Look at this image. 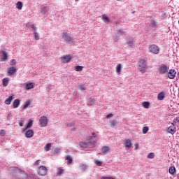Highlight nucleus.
I'll return each mask as SVG.
<instances>
[{
    "label": "nucleus",
    "instance_id": "obj_56",
    "mask_svg": "<svg viewBox=\"0 0 179 179\" xmlns=\"http://www.w3.org/2000/svg\"><path fill=\"white\" fill-rule=\"evenodd\" d=\"M91 101H92V103H93V101L91 100Z\"/></svg>",
    "mask_w": 179,
    "mask_h": 179
},
{
    "label": "nucleus",
    "instance_id": "obj_23",
    "mask_svg": "<svg viewBox=\"0 0 179 179\" xmlns=\"http://www.w3.org/2000/svg\"><path fill=\"white\" fill-rule=\"evenodd\" d=\"M16 8L17 9H19V10H22L23 8V3L22 1L17 2Z\"/></svg>",
    "mask_w": 179,
    "mask_h": 179
},
{
    "label": "nucleus",
    "instance_id": "obj_49",
    "mask_svg": "<svg viewBox=\"0 0 179 179\" xmlns=\"http://www.w3.org/2000/svg\"><path fill=\"white\" fill-rule=\"evenodd\" d=\"M134 148H135V150H138V149H139V144L136 143V144L134 145Z\"/></svg>",
    "mask_w": 179,
    "mask_h": 179
},
{
    "label": "nucleus",
    "instance_id": "obj_34",
    "mask_svg": "<svg viewBox=\"0 0 179 179\" xmlns=\"http://www.w3.org/2000/svg\"><path fill=\"white\" fill-rule=\"evenodd\" d=\"M102 18H103V20H105L106 22H108V23H109L110 18H108V17H107V15H106V14H103L102 15Z\"/></svg>",
    "mask_w": 179,
    "mask_h": 179
},
{
    "label": "nucleus",
    "instance_id": "obj_5",
    "mask_svg": "<svg viewBox=\"0 0 179 179\" xmlns=\"http://www.w3.org/2000/svg\"><path fill=\"white\" fill-rule=\"evenodd\" d=\"M38 176H41L42 177L44 176H47V173H48V169L45 166H41L38 169Z\"/></svg>",
    "mask_w": 179,
    "mask_h": 179
},
{
    "label": "nucleus",
    "instance_id": "obj_41",
    "mask_svg": "<svg viewBox=\"0 0 179 179\" xmlns=\"http://www.w3.org/2000/svg\"><path fill=\"white\" fill-rule=\"evenodd\" d=\"M6 135V131L5 130L2 129L0 131V136H5Z\"/></svg>",
    "mask_w": 179,
    "mask_h": 179
},
{
    "label": "nucleus",
    "instance_id": "obj_43",
    "mask_svg": "<svg viewBox=\"0 0 179 179\" xmlns=\"http://www.w3.org/2000/svg\"><path fill=\"white\" fill-rule=\"evenodd\" d=\"M10 65H12L13 66H15V65H16V60L12 59L10 61Z\"/></svg>",
    "mask_w": 179,
    "mask_h": 179
},
{
    "label": "nucleus",
    "instance_id": "obj_18",
    "mask_svg": "<svg viewBox=\"0 0 179 179\" xmlns=\"http://www.w3.org/2000/svg\"><path fill=\"white\" fill-rule=\"evenodd\" d=\"M125 148H131L132 146V141L131 139H127L124 143Z\"/></svg>",
    "mask_w": 179,
    "mask_h": 179
},
{
    "label": "nucleus",
    "instance_id": "obj_27",
    "mask_svg": "<svg viewBox=\"0 0 179 179\" xmlns=\"http://www.w3.org/2000/svg\"><path fill=\"white\" fill-rule=\"evenodd\" d=\"M75 71H76V72H82L83 71V66H75Z\"/></svg>",
    "mask_w": 179,
    "mask_h": 179
},
{
    "label": "nucleus",
    "instance_id": "obj_32",
    "mask_svg": "<svg viewBox=\"0 0 179 179\" xmlns=\"http://www.w3.org/2000/svg\"><path fill=\"white\" fill-rule=\"evenodd\" d=\"M142 106L143 107H144V108H148L149 107V106H150V103L148 102V101H145L142 103Z\"/></svg>",
    "mask_w": 179,
    "mask_h": 179
},
{
    "label": "nucleus",
    "instance_id": "obj_39",
    "mask_svg": "<svg viewBox=\"0 0 179 179\" xmlns=\"http://www.w3.org/2000/svg\"><path fill=\"white\" fill-rule=\"evenodd\" d=\"M127 45H129V47H134V41L130 40L127 42Z\"/></svg>",
    "mask_w": 179,
    "mask_h": 179
},
{
    "label": "nucleus",
    "instance_id": "obj_35",
    "mask_svg": "<svg viewBox=\"0 0 179 179\" xmlns=\"http://www.w3.org/2000/svg\"><path fill=\"white\" fill-rule=\"evenodd\" d=\"M94 163H95V164H96V166H99V167L101 166V164H103V162L101 161H99L97 159H95L94 161Z\"/></svg>",
    "mask_w": 179,
    "mask_h": 179
},
{
    "label": "nucleus",
    "instance_id": "obj_2",
    "mask_svg": "<svg viewBox=\"0 0 179 179\" xmlns=\"http://www.w3.org/2000/svg\"><path fill=\"white\" fill-rule=\"evenodd\" d=\"M138 71L142 72V73H145L148 71V64L146 63V60L145 59H141L138 62Z\"/></svg>",
    "mask_w": 179,
    "mask_h": 179
},
{
    "label": "nucleus",
    "instance_id": "obj_50",
    "mask_svg": "<svg viewBox=\"0 0 179 179\" xmlns=\"http://www.w3.org/2000/svg\"><path fill=\"white\" fill-rule=\"evenodd\" d=\"M31 29L33 30H37V27H36V24H34L31 25Z\"/></svg>",
    "mask_w": 179,
    "mask_h": 179
},
{
    "label": "nucleus",
    "instance_id": "obj_31",
    "mask_svg": "<svg viewBox=\"0 0 179 179\" xmlns=\"http://www.w3.org/2000/svg\"><path fill=\"white\" fill-rule=\"evenodd\" d=\"M8 83H9V78H6L3 79V86H7Z\"/></svg>",
    "mask_w": 179,
    "mask_h": 179
},
{
    "label": "nucleus",
    "instance_id": "obj_13",
    "mask_svg": "<svg viewBox=\"0 0 179 179\" xmlns=\"http://www.w3.org/2000/svg\"><path fill=\"white\" fill-rule=\"evenodd\" d=\"M24 85H25L24 87V89H25V90H30L31 89H34V83H25Z\"/></svg>",
    "mask_w": 179,
    "mask_h": 179
},
{
    "label": "nucleus",
    "instance_id": "obj_54",
    "mask_svg": "<svg viewBox=\"0 0 179 179\" xmlns=\"http://www.w3.org/2000/svg\"><path fill=\"white\" fill-rule=\"evenodd\" d=\"M19 125H20V127H23V123L22 122H20Z\"/></svg>",
    "mask_w": 179,
    "mask_h": 179
},
{
    "label": "nucleus",
    "instance_id": "obj_53",
    "mask_svg": "<svg viewBox=\"0 0 179 179\" xmlns=\"http://www.w3.org/2000/svg\"><path fill=\"white\" fill-rule=\"evenodd\" d=\"M11 116H12V114L8 113V115H7V119H8V120H10V118Z\"/></svg>",
    "mask_w": 179,
    "mask_h": 179
},
{
    "label": "nucleus",
    "instance_id": "obj_15",
    "mask_svg": "<svg viewBox=\"0 0 179 179\" xmlns=\"http://www.w3.org/2000/svg\"><path fill=\"white\" fill-rule=\"evenodd\" d=\"M166 97V93L164 92H159L157 95V100L162 101L164 100Z\"/></svg>",
    "mask_w": 179,
    "mask_h": 179
},
{
    "label": "nucleus",
    "instance_id": "obj_28",
    "mask_svg": "<svg viewBox=\"0 0 179 179\" xmlns=\"http://www.w3.org/2000/svg\"><path fill=\"white\" fill-rule=\"evenodd\" d=\"M30 104H31V103L30 102V100H27V101L25 102V104H24V106H23V109H24V110H26V108H29V106H30Z\"/></svg>",
    "mask_w": 179,
    "mask_h": 179
},
{
    "label": "nucleus",
    "instance_id": "obj_20",
    "mask_svg": "<svg viewBox=\"0 0 179 179\" xmlns=\"http://www.w3.org/2000/svg\"><path fill=\"white\" fill-rule=\"evenodd\" d=\"M122 69V64H118L116 66V73L117 75H121V71Z\"/></svg>",
    "mask_w": 179,
    "mask_h": 179
},
{
    "label": "nucleus",
    "instance_id": "obj_36",
    "mask_svg": "<svg viewBox=\"0 0 179 179\" xmlns=\"http://www.w3.org/2000/svg\"><path fill=\"white\" fill-rule=\"evenodd\" d=\"M80 168L81 170H83V171H85V170L87 169V166H86L85 164H82L80 165Z\"/></svg>",
    "mask_w": 179,
    "mask_h": 179
},
{
    "label": "nucleus",
    "instance_id": "obj_12",
    "mask_svg": "<svg viewBox=\"0 0 179 179\" xmlns=\"http://www.w3.org/2000/svg\"><path fill=\"white\" fill-rule=\"evenodd\" d=\"M92 136H90L87 139L89 143H96V138H97V136H96V134L94 132L92 133Z\"/></svg>",
    "mask_w": 179,
    "mask_h": 179
},
{
    "label": "nucleus",
    "instance_id": "obj_47",
    "mask_svg": "<svg viewBox=\"0 0 179 179\" xmlns=\"http://www.w3.org/2000/svg\"><path fill=\"white\" fill-rule=\"evenodd\" d=\"M40 164V159L37 160L34 163V166H38Z\"/></svg>",
    "mask_w": 179,
    "mask_h": 179
},
{
    "label": "nucleus",
    "instance_id": "obj_19",
    "mask_svg": "<svg viewBox=\"0 0 179 179\" xmlns=\"http://www.w3.org/2000/svg\"><path fill=\"white\" fill-rule=\"evenodd\" d=\"M176 166H173L169 167V174H171V176H174L176 174Z\"/></svg>",
    "mask_w": 179,
    "mask_h": 179
},
{
    "label": "nucleus",
    "instance_id": "obj_30",
    "mask_svg": "<svg viewBox=\"0 0 179 179\" xmlns=\"http://www.w3.org/2000/svg\"><path fill=\"white\" fill-rule=\"evenodd\" d=\"M46 12H48V6H43V8H42L41 13L43 15H45Z\"/></svg>",
    "mask_w": 179,
    "mask_h": 179
},
{
    "label": "nucleus",
    "instance_id": "obj_25",
    "mask_svg": "<svg viewBox=\"0 0 179 179\" xmlns=\"http://www.w3.org/2000/svg\"><path fill=\"white\" fill-rule=\"evenodd\" d=\"M33 127V120L29 119V122L26 127V129H29V128H31Z\"/></svg>",
    "mask_w": 179,
    "mask_h": 179
},
{
    "label": "nucleus",
    "instance_id": "obj_37",
    "mask_svg": "<svg viewBox=\"0 0 179 179\" xmlns=\"http://www.w3.org/2000/svg\"><path fill=\"white\" fill-rule=\"evenodd\" d=\"M33 35H34L35 40H40V37L38 36V33L34 31L33 33Z\"/></svg>",
    "mask_w": 179,
    "mask_h": 179
},
{
    "label": "nucleus",
    "instance_id": "obj_16",
    "mask_svg": "<svg viewBox=\"0 0 179 179\" xmlns=\"http://www.w3.org/2000/svg\"><path fill=\"white\" fill-rule=\"evenodd\" d=\"M12 100H13V95H10L5 101V104H7V106H9L12 103Z\"/></svg>",
    "mask_w": 179,
    "mask_h": 179
},
{
    "label": "nucleus",
    "instance_id": "obj_29",
    "mask_svg": "<svg viewBox=\"0 0 179 179\" xmlns=\"http://www.w3.org/2000/svg\"><path fill=\"white\" fill-rule=\"evenodd\" d=\"M80 148H83V149H86V148H87V146H88V144H87V143L80 142Z\"/></svg>",
    "mask_w": 179,
    "mask_h": 179
},
{
    "label": "nucleus",
    "instance_id": "obj_3",
    "mask_svg": "<svg viewBox=\"0 0 179 179\" xmlns=\"http://www.w3.org/2000/svg\"><path fill=\"white\" fill-rule=\"evenodd\" d=\"M62 38L69 44H72V43H73V38L67 32H63L62 34Z\"/></svg>",
    "mask_w": 179,
    "mask_h": 179
},
{
    "label": "nucleus",
    "instance_id": "obj_1",
    "mask_svg": "<svg viewBox=\"0 0 179 179\" xmlns=\"http://www.w3.org/2000/svg\"><path fill=\"white\" fill-rule=\"evenodd\" d=\"M13 174L14 176L16 177L18 179H27L29 178V176L26 172L21 171L20 169H17L16 167L13 168Z\"/></svg>",
    "mask_w": 179,
    "mask_h": 179
},
{
    "label": "nucleus",
    "instance_id": "obj_11",
    "mask_svg": "<svg viewBox=\"0 0 179 179\" xmlns=\"http://www.w3.org/2000/svg\"><path fill=\"white\" fill-rule=\"evenodd\" d=\"M25 138H33L34 136V131L33 129H29L24 133Z\"/></svg>",
    "mask_w": 179,
    "mask_h": 179
},
{
    "label": "nucleus",
    "instance_id": "obj_24",
    "mask_svg": "<svg viewBox=\"0 0 179 179\" xmlns=\"http://www.w3.org/2000/svg\"><path fill=\"white\" fill-rule=\"evenodd\" d=\"M57 176L59 177V176H61L62 173H64V169H62V167H59L57 169Z\"/></svg>",
    "mask_w": 179,
    "mask_h": 179
},
{
    "label": "nucleus",
    "instance_id": "obj_42",
    "mask_svg": "<svg viewBox=\"0 0 179 179\" xmlns=\"http://www.w3.org/2000/svg\"><path fill=\"white\" fill-rule=\"evenodd\" d=\"M110 125H111V127H115V125H117V121L116 120L111 121Z\"/></svg>",
    "mask_w": 179,
    "mask_h": 179
},
{
    "label": "nucleus",
    "instance_id": "obj_9",
    "mask_svg": "<svg viewBox=\"0 0 179 179\" xmlns=\"http://www.w3.org/2000/svg\"><path fill=\"white\" fill-rule=\"evenodd\" d=\"M72 59L71 55H64L60 58V61L64 64H68Z\"/></svg>",
    "mask_w": 179,
    "mask_h": 179
},
{
    "label": "nucleus",
    "instance_id": "obj_10",
    "mask_svg": "<svg viewBox=\"0 0 179 179\" xmlns=\"http://www.w3.org/2000/svg\"><path fill=\"white\" fill-rule=\"evenodd\" d=\"M17 70L16 69V67H10L7 69V73L8 76H12L13 75H15Z\"/></svg>",
    "mask_w": 179,
    "mask_h": 179
},
{
    "label": "nucleus",
    "instance_id": "obj_44",
    "mask_svg": "<svg viewBox=\"0 0 179 179\" xmlns=\"http://www.w3.org/2000/svg\"><path fill=\"white\" fill-rule=\"evenodd\" d=\"M73 125H75V122H71L70 123L66 124L67 127H73Z\"/></svg>",
    "mask_w": 179,
    "mask_h": 179
},
{
    "label": "nucleus",
    "instance_id": "obj_51",
    "mask_svg": "<svg viewBox=\"0 0 179 179\" xmlns=\"http://www.w3.org/2000/svg\"><path fill=\"white\" fill-rule=\"evenodd\" d=\"M162 17L163 19H166V17H167V14H166V13H163V14L162 15Z\"/></svg>",
    "mask_w": 179,
    "mask_h": 179
},
{
    "label": "nucleus",
    "instance_id": "obj_55",
    "mask_svg": "<svg viewBox=\"0 0 179 179\" xmlns=\"http://www.w3.org/2000/svg\"><path fill=\"white\" fill-rule=\"evenodd\" d=\"M157 51H158V52H159V49H157Z\"/></svg>",
    "mask_w": 179,
    "mask_h": 179
},
{
    "label": "nucleus",
    "instance_id": "obj_46",
    "mask_svg": "<svg viewBox=\"0 0 179 179\" xmlns=\"http://www.w3.org/2000/svg\"><path fill=\"white\" fill-rule=\"evenodd\" d=\"M29 178L31 179H37V176L36 175H34V174H31Z\"/></svg>",
    "mask_w": 179,
    "mask_h": 179
},
{
    "label": "nucleus",
    "instance_id": "obj_40",
    "mask_svg": "<svg viewBox=\"0 0 179 179\" xmlns=\"http://www.w3.org/2000/svg\"><path fill=\"white\" fill-rule=\"evenodd\" d=\"M148 159H153V157H155V153L153 152H150L148 156H147Z\"/></svg>",
    "mask_w": 179,
    "mask_h": 179
},
{
    "label": "nucleus",
    "instance_id": "obj_8",
    "mask_svg": "<svg viewBox=\"0 0 179 179\" xmlns=\"http://www.w3.org/2000/svg\"><path fill=\"white\" fill-rule=\"evenodd\" d=\"M166 73L169 79H174L177 75V71L175 69H170Z\"/></svg>",
    "mask_w": 179,
    "mask_h": 179
},
{
    "label": "nucleus",
    "instance_id": "obj_45",
    "mask_svg": "<svg viewBox=\"0 0 179 179\" xmlns=\"http://www.w3.org/2000/svg\"><path fill=\"white\" fill-rule=\"evenodd\" d=\"M78 87L81 91L86 90V87H85L83 85H79Z\"/></svg>",
    "mask_w": 179,
    "mask_h": 179
},
{
    "label": "nucleus",
    "instance_id": "obj_26",
    "mask_svg": "<svg viewBox=\"0 0 179 179\" xmlns=\"http://www.w3.org/2000/svg\"><path fill=\"white\" fill-rule=\"evenodd\" d=\"M51 146H52L51 143H47L44 147L45 150L49 152V150H51Z\"/></svg>",
    "mask_w": 179,
    "mask_h": 179
},
{
    "label": "nucleus",
    "instance_id": "obj_52",
    "mask_svg": "<svg viewBox=\"0 0 179 179\" xmlns=\"http://www.w3.org/2000/svg\"><path fill=\"white\" fill-rule=\"evenodd\" d=\"M151 24H152V26H156V22H155L154 20H152Z\"/></svg>",
    "mask_w": 179,
    "mask_h": 179
},
{
    "label": "nucleus",
    "instance_id": "obj_21",
    "mask_svg": "<svg viewBox=\"0 0 179 179\" xmlns=\"http://www.w3.org/2000/svg\"><path fill=\"white\" fill-rule=\"evenodd\" d=\"M108 152H110V147H108V146H103L101 148V153H102V155H106V153H108Z\"/></svg>",
    "mask_w": 179,
    "mask_h": 179
},
{
    "label": "nucleus",
    "instance_id": "obj_7",
    "mask_svg": "<svg viewBox=\"0 0 179 179\" xmlns=\"http://www.w3.org/2000/svg\"><path fill=\"white\" fill-rule=\"evenodd\" d=\"M177 132V127L174 123H171V124L167 129V133L171 134V135H174Z\"/></svg>",
    "mask_w": 179,
    "mask_h": 179
},
{
    "label": "nucleus",
    "instance_id": "obj_38",
    "mask_svg": "<svg viewBox=\"0 0 179 179\" xmlns=\"http://www.w3.org/2000/svg\"><path fill=\"white\" fill-rule=\"evenodd\" d=\"M149 131V127H144L143 128V131H142V132H143V134H148V131Z\"/></svg>",
    "mask_w": 179,
    "mask_h": 179
},
{
    "label": "nucleus",
    "instance_id": "obj_48",
    "mask_svg": "<svg viewBox=\"0 0 179 179\" xmlns=\"http://www.w3.org/2000/svg\"><path fill=\"white\" fill-rule=\"evenodd\" d=\"M111 117H114V115L113 113H109L107 115L106 118H111Z\"/></svg>",
    "mask_w": 179,
    "mask_h": 179
},
{
    "label": "nucleus",
    "instance_id": "obj_14",
    "mask_svg": "<svg viewBox=\"0 0 179 179\" xmlns=\"http://www.w3.org/2000/svg\"><path fill=\"white\" fill-rule=\"evenodd\" d=\"M149 51H150V52H152V54H157V45H150Z\"/></svg>",
    "mask_w": 179,
    "mask_h": 179
},
{
    "label": "nucleus",
    "instance_id": "obj_22",
    "mask_svg": "<svg viewBox=\"0 0 179 179\" xmlns=\"http://www.w3.org/2000/svg\"><path fill=\"white\" fill-rule=\"evenodd\" d=\"M65 160H67V164H72V162H73V159H72V157L69 155H68L66 158Z\"/></svg>",
    "mask_w": 179,
    "mask_h": 179
},
{
    "label": "nucleus",
    "instance_id": "obj_4",
    "mask_svg": "<svg viewBox=\"0 0 179 179\" xmlns=\"http://www.w3.org/2000/svg\"><path fill=\"white\" fill-rule=\"evenodd\" d=\"M169 66L166 64H162L159 66L158 71L159 72V75H166L169 72Z\"/></svg>",
    "mask_w": 179,
    "mask_h": 179
},
{
    "label": "nucleus",
    "instance_id": "obj_17",
    "mask_svg": "<svg viewBox=\"0 0 179 179\" xmlns=\"http://www.w3.org/2000/svg\"><path fill=\"white\" fill-rule=\"evenodd\" d=\"M19 106H20V100H19L18 99L14 100L13 102V108H17Z\"/></svg>",
    "mask_w": 179,
    "mask_h": 179
},
{
    "label": "nucleus",
    "instance_id": "obj_33",
    "mask_svg": "<svg viewBox=\"0 0 179 179\" xmlns=\"http://www.w3.org/2000/svg\"><path fill=\"white\" fill-rule=\"evenodd\" d=\"M2 55L3 61H6V59H8V53L5 51H2Z\"/></svg>",
    "mask_w": 179,
    "mask_h": 179
},
{
    "label": "nucleus",
    "instance_id": "obj_6",
    "mask_svg": "<svg viewBox=\"0 0 179 179\" xmlns=\"http://www.w3.org/2000/svg\"><path fill=\"white\" fill-rule=\"evenodd\" d=\"M48 124V119L45 116H42L39 119V125L41 127H47Z\"/></svg>",
    "mask_w": 179,
    "mask_h": 179
}]
</instances>
